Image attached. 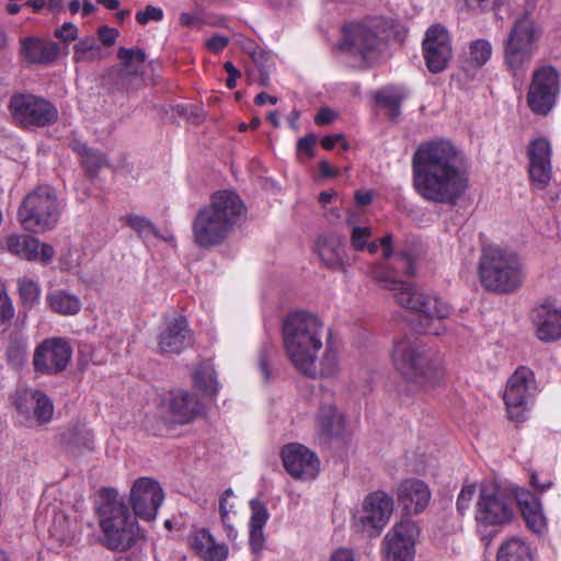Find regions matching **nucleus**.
<instances>
[{
    "mask_svg": "<svg viewBox=\"0 0 561 561\" xmlns=\"http://www.w3.org/2000/svg\"><path fill=\"white\" fill-rule=\"evenodd\" d=\"M318 141V137L314 134H308L305 137L300 138L297 142V154L306 153V156L311 159L314 157V146Z\"/></svg>",
    "mask_w": 561,
    "mask_h": 561,
    "instance_id": "48",
    "label": "nucleus"
},
{
    "mask_svg": "<svg viewBox=\"0 0 561 561\" xmlns=\"http://www.w3.org/2000/svg\"><path fill=\"white\" fill-rule=\"evenodd\" d=\"M251 507V518H250V528H264L267 519L268 512L265 504L259 499H253L250 502Z\"/></svg>",
    "mask_w": 561,
    "mask_h": 561,
    "instance_id": "43",
    "label": "nucleus"
},
{
    "mask_svg": "<svg viewBox=\"0 0 561 561\" xmlns=\"http://www.w3.org/2000/svg\"><path fill=\"white\" fill-rule=\"evenodd\" d=\"M8 110L13 123L24 129L48 127L59 118L57 107L49 100L31 92L12 94Z\"/></svg>",
    "mask_w": 561,
    "mask_h": 561,
    "instance_id": "10",
    "label": "nucleus"
},
{
    "mask_svg": "<svg viewBox=\"0 0 561 561\" xmlns=\"http://www.w3.org/2000/svg\"><path fill=\"white\" fill-rule=\"evenodd\" d=\"M55 255V250L50 244L47 243H41L39 242V250H38V261H41L43 264H48Z\"/></svg>",
    "mask_w": 561,
    "mask_h": 561,
    "instance_id": "59",
    "label": "nucleus"
},
{
    "mask_svg": "<svg viewBox=\"0 0 561 561\" xmlns=\"http://www.w3.org/2000/svg\"><path fill=\"white\" fill-rule=\"evenodd\" d=\"M337 47L370 66L380 57L385 42L374 28L362 23H351L343 27Z\"/></svg>",
    "mask_w": 561,
    "mask_h": 561,
    "instance_id": "13",
    "label": "nucleus"
},
{
    "mask_svg": "<svg viewBox=\"0 0 561 561\" xmlns=\"http://www.w3.org/2000/svg\"><path fill=\"white\" fill-rule=\"evenodd\" d=\"M15 408L28 421L38 425L50 422L54 414L53 400L39 389H22L16 391Z\"/></svg>",
    "mask_w": 561,
    "mask_h": 561,
    "instance_id": "21",
    "label": "nucleus"
},
{
    "mask_svg": "<svg viewBox=\"0 0 561 561\" xmlns=\"http://www.w3.org/2000/svg\"><path fill=\"white\" fill-rule=\"evenodd\" d=\"M430 499V489L420 479L403 480L397 489V501L407 515H416L424 511Z\"/></svg>",
    "mask_w": 561,
    "mask_h": 561,
    "instance_id": "25",
    "label": "nucleus"
},
{
    "mask_svg": "<svg viewBox=\"0 0 561 561\" xmlns=\"http://www.w3.org/2000/svg\"><path fill=\"white\" fill-rule=\"evenodd\" d=\"M72 357V347L64 337H49L41 342L33 355L35 371L55 376L68 367Z\"/></svg>",
    "mask_w": 561,
    "mask_h": 561,
    "instance_id": "16",
    "label": "nucleus"
},
{
    "mask_svg": "<svg viewBox=\"0 0 561 561\" xmlns=\"http://www.w3.org/2000/svg\"><path fill=\"white\" fill-rule=\"evenodd\" d=\"M323 322L311 312L297 310L283 320L282 336L286 355L295 369L316 379L318 352L322 348Z\"/></svg>",
    "mask_w": 561,
    "mask_h": 561,
    "instance_id": "3",
    "label": "nucleus"
},
{
    "mask_svg": "<svg viewBox=\"0 0 561 561\" xmlns=\"http://www.w3.org/2000/svg\"><path fill=\"white\" fill-rule=\"evenodd\" d=\"M61 215V205L53 187H35L22 201L18 218L25 230L44 233L54 229Z\"/></svg>",
    "mask_w": 561,
    "mask_h": 561,
    "instance_id": "9",
    "label": "nucleus"
},
{
    "mask_svg": "<svg viewBox=\"0 0 561 561\" xmlns=\"http://www.w3.org/2000/svg\"><path fill=\"white\" fill-rule=\"evenodd\" d=\"M98 515L102 530L100 541L108 550L127 551L144 539L137 516L116 490L103 489L100 492Z\"/></svg>",
    "mask_w": 561,
    "mask_h": 561,
    "instance_id": "5",
    "label": "nucleus"
},
{
    "mask_svg": "<svg viewBox=\"0 0 561 561\" xmlns=\"http://www.w3.org/2000/svg\"><path fill=\"white\" fill-rule=\"evenodd\" d=\"M330 561H354V556L351 550L341 548L332 553Z\"/></svg>",
    "mask_w": 561,
    "mask_h": 561,
    "instance_id": "61",
    "label": "nucleus"
},
{
    "mask_svg": "<svg viewBox=\"0 0 561 561\" xmlns=\"http://www.w3.org/2000/svg\"><path fill=\"white\" fill-rule=\"evenodd\" d=\"M560 92V76L552 66H542L533 73L527 93L530 110L540 115L548 114L556 104Z\"/></svg>",
    "mask_w": 561,
    "mask_h": 561,
    "instance_id": "15",
    "label": "nucleus"
},
{
    "mask_svg": "<svg viewBox=\"0 0 561 561\" xmlns=\"http://www.w3.org/2000/svg\"><path fill=\"white\" fill-rule=\"evenodd\" d=\"M496 561H534L530 548L518 537L503 542L496 553Z\"/></svg>",
    "mask_w": 561,
    "mask_h": 561,
    "instance_id": "31",
    "label": "nucleus"
},
{
    "mask_svg": "<svg viewBox=\"0 0 561 561\" xmlns=\"http://www.w3.org/2000/svg\"><path fill=\"white\" fill-rule=\"evenodd\" d=\"M135 19L140 25H146L149 22H159L163 19V11L158 7L148 4L144 10L136 12Z\"/></svg>",
    "mask_w": 561,
    "mask_h": 561,
    "instance_id": "46",
    "label": "nucleus"
},
{
    "mask_svg": "<svg viewBox=\"0 0 561 561\" xmlns=\"http://www.w3.org/2000/svg\"><path fill=\"white\" fill-rule=\"evenodd\" d=\"M187 541L188 546L205 561H224L228 556V548L215 542L206 529L192 533Z\"/></svg>",
    "mask_w": 561,
    "mask_h": 561,
    "instance_id": "29",
    "label": "nucleus"
},
{
    "mask_svg": "<svg viewBox=\"0 0 561 561\" xmlns=\"http://www.w3.org/2000/svg\"><path fill=\"white\" fill-rule=\"evenodd\" d=\"M265 538L263 528H250L249 545L254 553L262 551Z\"/></svg>",
    "mask_w": 561,
    "mask_h": 561,
    "instance_id": "54",
    "label": "nucleus"
},
{
    "mask_svg": "<svg viewBox=\"0 0 561 561\" xmlns=\"http://www.w3.org/2000/svg\"><path fill=\"white\" fill-rule=\"evenodd\" d=\"M70 148L81 157V160L92 150L87 146V144L78 139H73L70 142Z\"/></svg>",
    "mask_w": 561,
    "mask_h": 561,
    "instance_id": "64",
    "label": "nucleus"
},
{
    "mask_svg": "<svg viewBox=\"0 0 561 561\" xmlns=\"http://www.w3.org/2000/svg\"><path fill=\"white\" fill-rule=\"evenodd\" d=\"M422 46L427 69L432 73L445 70L453 56L447 30L439 24L432 25L426 31Z\"/></svg>",
    "mask_w": 561,
    "mask_h": 561,
    "instance_id": "19",
    "label": "nucleus"
},
{
    "mask_svg": "<svg viewBox=\"0 0 561 561\" xmlns=\"http://www.w3.org/2000/svg\"><path fill=\"white\" fill-rule=\"evenodd\" d=\"M337 370V357L333 351L327 350L320 362V370L317 369L318 377L333 376Z\"/></svg>",
    "mask_w": 561,
    "mask_h": 561,
    "instance_id": "45",
    "label": "nucleus"
},
{
    "mask_svg": "<svg viewBox=\"0 0 561 561\" xmlns=\"http://www.w3.org/2000/svg\"><path fill=\"white\" fill-rule=\"evenodd\" d=\"M87 174L90 178L96 176L99 171L106 165V159L98 150H91L82 160H81Z\"/></svg>",
    "mask_w": 561,
    "mask_h": 561,
    "instance_id": "42",
    "label": "nucleus"
},
{
    "mask_svg": "<svg viewBox=\"0 0 561 561\" xmlns=\"http://www.w3.org/2000/svg\"><path fill=\"white\" fill-rule=\"evenodd\" d=\"M194 343V333L188 328L186 319L178 317V354L183 350L193 347Z\"/></svg>",
    "mask_w": 561,
    "mask_h": 561,
    "instance_id": "44",
    "label": "nucleus"
},
{
    "mask_svg": "<svg viewBox=\"0 0 561 561\" xmlns=\"http://www.w3.org/2000/svg\"><path fill=\"white\" fill-rule=\"evenodd\" d=\"M465 3L470 10L485 12L496 9L501 0H465Z\"/></svg>",
    "mask_w": 561,
    "mask_h": 561,
    "instance_id": "52",
    "label": "nucleus"
},
{
    "mask_svg": "<svg viewBox=\"0 0 561 561\" xmlns=\"http://www.w3.org/2000/svg\"><path fill=\"white\" fill-rule=\"evenodd\" d=\"M19 296L24 309H32L38 304L41 289L32 279H19Z\"/></svg>",
    "mask_w": 561,
    "mask_h": 561,
    "instance_id": "38",
    "label": "nucleus"
},
{
    "mask_svg": "<svg viewBox=\"0 0 561 561\" xmlns=\"http://www.w3.org/2000/svg\"><path fill=\"white\" fill-rule=\"evenodd\" d=\"M126 224L142 238L158 234L154 225L146 217L131 214L126 217Z\"/></svg>",
    "mask_w": 561,
    "mask_h": 561,
    "instance_id": "40",
    "label": "nucleus"
},
{
    "mask_svg": "<svg viewBox=\"0 0 561 561\" xmlns=\"http://www.w3.org/2000/svg\"><path fill=\"white\" fill-rule=\"evenodd\" d=\"M121 67L110 68L103 77L112 92H134L144 83L146 51L142 48L121 47L117 50Z\"/></svg>",
    "mask_w": 561,
    "mask_h": 561,
    "instance_id": "12",
    "label": "nucleus"
},
{
    "mask_svg": "<svg viewBox=\"0 0 561 561\" xmlns=\"http://www.w3.org/2000/svg\"><path fill=\"white\" fill-rule=\"evenodd\" d=\"M13 317V307L3 290L0 289V322L9 321Z\"/></svg>",
    "mask_w": 561,
    "mask_h": 561,
    "instance_id": "56",
    "label": "nucleus"
},
{
    "mask_svg": "<svg viewBox=\"0 0 561 561\" xmlns=\"http://www.w3.org/2000/svg\"><path fill=\"white\" fill-rule=\"evenodd\" d=\"M158 347L162 354L175 351V324H169L167 330L160 333Z\"/></svg>",
    "mask_w": 561,
    "mask_h": 561,
    "instance_id": "47",
    "label": "nucleus"
},
{
    "mask_svg": "<svg viewBox=\"0 0 561 561\" xmlns=\"http://www.w3.org/2000/svg\"><path fill=\"white\" fill-rule=\"evenodd\" d=\"M282 460L286 471L296 480H312L320 470V460L316 453L299 443L283 447Z\"/></svg>",
    "mask_w": 561,
    "mask_h": 561,
    "instance_id": "18",
    "label": "nucleus"
},
{
    "mask_svg": "<svg viewBox=\"0 0 561 561\" xmlns=\"http://www.w3.org/2000/svg\"><path fill=\"white\" fill-rule=\"evenodd\" d=\"M203 411V405L195 393L184 392L178 400V424L194 421Z\"/></svg>",
    "mask_w": 561,
    "mask_h": 561,
    "instance_id": "34",
    "label": "nucleus"
},
{
    "mask_svg": "<svg viewBox=\"0 0 561 561\" xmlns=\"http://www.w3.org/2000/svg\"><path fill=\"white\" fill-rule=\"evenodd\" d=\"M55 37L59 38L64 43H69L77 39L78 27L71 22H65L59 28L54 32Z\"/></svg>",
    "mask_w": 561,
    "mask_h": 561,
    "instance_id": "49",
    "label": "nucleus"
},
{
    "mask_svg": "<svg viewBox=\"0 0 561 561\" xmlns=\"http://www.w3.org/2000/svg\"><path fill=\"white\" fill-rule=\"evenodd\" d=\"M414 261L407 252L393 256L391 263L371 266L370 275L383 288L394 291V299L401 307L419 316L420 330L425 334L440 335L445 331L443 320L449 317L450 306L439 297L426 294L410 283L400 280V275L412 276Z\"/></svg>",
    "mask_w": 561,
    "mask_h": 561,
    "instance_id": "2",
    "label": "nucleus"
},
{
    "mask_svg": "<svg viewBox=\"0 0 561 561\" xmlns=\"http://www.w3.org/2000/svg\"><path fill=\"white\" fill-rule=\"evenodd\" d=\"M119 31L107 25H102L98 28V38L106 47H111L115 44Z\"/></svg>",
    "mask_w": 561,
    "mask_h": 561,
    "instance_id": "51",
    "label": "nucleus"
},
{
    "mask_svg": "<svg viewBox=\"0 0 561 561\" xmlns=\"http://www.w3.org/2000/svg\"><path fill=\"white\" fill-rule=\"evenodd\" d=\"M529 176L540 188L546 187L552 175L551 146L546 138L530 141L527 148Z\"/></svg>",
    "mask_w": 561,
    "mask_h": 561,
    "instance_id": "23",
    "label": "nucleus"
},
{
    "mask_svg": "<svg viewBox=\"0 0 561 561\" xmlns=\"http://www.w3.org/2000/svg\"><path fill=\"white\" fill-rule=\"evenodd\" d=\"M541 28L525 13L516 19L504 43V62L514 77L523 78L537 53Z\"/></svg>",
    "mask_w": 561,
    "mask_h": 561,
    "instance_id": "8",
    "label": "nucleus"
},
{
    "mask_svg": "<svg viewBox=\"0 0 561 561\" xmlns=\"http://www.w3.org/2000/svg\"><path fill=\"white\" fill-rule=\"evenodd\" d=\"M393 512V500L383 491L369 493L363 508L354 516L355 527L369 538L380 535Z\"/></svg>",
    "mask_w": 561,
    "mask_h": 561,
    "instance_id": "14",
    "label": "nucleus"
},
{
    "mask_svg": "<svg viewBox=\"0 0 561 561\" xmlns=\"http://www.w3.org/2000/svg\"><path fill=\"white\" fill-rule=\"evenodd\" d=\"M316 250L321 263L334 272H344L350 266L344 238L337 234H323L316 241Z\"/></svg>",
    "mask_w": 561,
    "mask_h": 561,
    "instance_id": "24",
    "label": "nucleus"
},
{
    "mask_svg": "<svg viewBox=\"0 0 561 561\" xmlns=\"http://www.w3.org/2000/svg\"><path fill=\"white\" fill-rule=\"evenodd\" d=\"M516 501L527 527L536 534L542 533L546 518L539 499L534 493L524 491L517 494Z\"/></svg>",
    "mask_w": 561,
    "mask_h": 561,
    "instance_id": "30",
    "label": "nucleus"
},
{
    "mask_svg": "<svg viewBox=\"0 0 561 561\" xmlns=\"http://www.w3.org/2000/svg\"><path fill=\"white\" fill-rule=\"evenodd\" d=\"M23 243H24V250H23L22 257L30 260V261L37 260L38 259V250H39V240L34 237L27 236L26 241H23Z\"/></svg>",
    "mask_w": 561,
    "mask_h": 561,
    "instance_id": "53",
    "label": "nucleus"
},
{
    "mask_svg": "<svg viewBox=\"0 0 561 561\" xmlns=\"http://www.w3.org/2000/svg\"><path fill=\"white\" fill-rule=\"evenodd\" d=\"M371 228L353 226L350 237V243L354 251L362 252L366 249V244L371 239Z\"/></svg>",
    "mask_w": 561,
    "mask_h": 561,
    "instance_id": "41",
    "label": "nucleus"
},
{
    "mask_svg": "<svg viewBox=\"0 0 561 561\" xmlns=\"http://www.w3.org/2000/svg\"><path fill=\"white\" fill-rule=\"evenodd\" d=\"M402 100L403 95L394 89L386 88L377 91L375 94L377 105L387 110V115L391 121H394L400 116Z\"/></svg>",
    "mask_w": 561,
    "mask_h": 561,
    "instance_id": "36",
    "label": "nucleus"
},
{
    "mask_svg": "<svg viewBox=\"0 0 561 561\" xmlns=\"http://www.w3.org/2000/svg\"><path fill=\"white\" fill-rule=\"evenodd\" d=\"M72 58L75 62H91L101 60L103 58L102 48L93 36H85L80 38L79 42L73 46Z\"/></svg>",
    "mask_w": 561,
    "mask_h": 561,
    "instance_id": "33",
    "label": "nucleus"
},
{
    "mask_svg": "<svg viewBox=\"0 0 561 561\" xmlns=\"http://www.w3.org/2000/svg\"><path fill=\"white\" fill-rule=\"evenodd\" d=\"M26 339L19 332L11 333L7 346L8 362L14 367L23 365L26 359Z\"/></svg>",
    "mask_w": 561,
    "mask_h": 561,
    "instance_id": "37",
    "label": "nucleus"
},
{
    "mask_svg": "<svg viewBox=\"0 0 561 561\" xmlns=\"http://www.w3.org/2000/svg\"><path fill=\"white\" fill-rule=\"evenodd\" d=\"M492 55V46L486 39L473 41L470 45V62L482 67Z\"/></svg>",
    "mask_w": 561,
    "mask_h": 561,
    "instance_id": "39",
    "label": "nucleus"
},
{
    "mask_svg": "<svg viewBox=\"0 0 561 561\" xmlns=\"http://www.w3.org/2000/svg\"><path fill=\"white\" fill-rule=\"evenodd\" d=\"M391 359L396 370L404 379L422 387L433 386L443 378L433 352L416 335H404L396 340Z\"/></svg>",
    "mask_w": 561,
    "mask_h": 561,
    "instance_id": "6",
    "label": "nucleus"
},
{
    "mask_svg": "<svg viewBox=\"0 0 561 561\" xmlns=\"http://www.w3.org/2000/svg\"><path fill=\"white\" fill-rule=\"evenodd\" d=\"M478 274L483 288L497 294L514 293L524 280V271L518 256L497 247L482 249Z\"/></svg>",
    "mask_w": 561,
    "mask_h": 561,
    "instance_id": "7",
    "label": "nucleus"
},
{
    "mask_svg": "<svg viewBox=\"0 0 561 561\" xmlns=\"http://www.w3.org/2000/svg\"><path fill=\"white\" fill-rule=\"evenodd\" d=\"M476 486L474 485H465L457 499V510L460 514H465V512L469 508L470 502L474 495Z\"/></svg>",
    "mask_w": 561,
    "mask_h": 561,
    "instance_id": "50",
    "label": "nucleus"
},
{
    "mask_svg": "<svg viewBox=\"0 0 561 561\" xmlns=\"http://www.w3.org/2000/svg\"><path fill=\"white\" fill-rule=\"evenodd\" d=\"M160 484L151 478L137 479L130 490V503L135 515L145 520H153L163 501Z\"/></svg>",
    "mask_w": 561,
    "mask_h": 561,
    "instance_id": "20",
    "label": "nucleus"
},
{
    "mask_svg": "<svg viewBox=\"0 0 561 561\" xmlns=\"http://www.w3.org/2000/svg\"><path fill=\"white\" fill-rule=\"evenodd\" d=\"M335 118V114L332 110L323 107L314 116V123L319 126L327 125Z\"/></svg>",
    "mask_w": 561,
    "mask_h": 561,
    "instance_id": "60",
    "label": "nucleus"
},
{
    "mask_svg": "<svg viewBox=\"0 0 561 561\" xmlns=\"http://www.w3.org/2000/svg\"><path fill=\"white\" fill-rule=\"evenodd\" d=\"M514 516V502L511 497L494 490H481L474 511L476 526L480 535L486 537L497 533Z\"/></svg>",
    "mask_w": 561,
    "mask_h": 561,
    "instance_id": "11",
    "label": "nucleus"
},
{
    "mask_svg": "<svg viewBox=\"0 0 561 561\" xmlns=\"http://www.w3.org/2000/svg\"><path fill=\"white\" fill-rule=\"evenodd\" d=\"M412 169L416 192L433 203L456 205L469 185L463 153L444 139L420 145Z\"/></svg>",
    "mask_w": 561,
    "mask_h": 561,
    "instance_id": "1",
    "label": "nucleus"
},
{
    "mask_svg": "<svg viewBox=\"0 0 561 561\" xmlns=\"http://www.w3.org/2000/svg\"><path fill=\"white\" fill-rule=\"evenodd\" d=\"M244 214L245 207L236 193L220 191L213 194L210 203L201 208L194 218V242L205 249L220 245Z\"/></svg>",
    "mask_w": 561,
    "mask_h": 561,
    "instance_id": "4",
    "label": "nucleus"
},
{
    "mask_svg": "<svg viewBox=\"0 0 561 561\" xmlns=\"http://www.w3.org/2000/svg\"><path fill=\"white\" fill-rule=\"evenodd\" d=\"M340 140H343L342 134L328 135L321 139V145L325 150H332Z\"/></svg>",
    "mask_w": 561,
    "mask_h": 561,
    "instance_id": "63",
    "label": "nucleus"
},
{
    "mask_svg": "<svg viewBox=\"0 0 561 561\" xmlns=\"http://www.w3.org/2000/svg\"><path fill=\"white\" fill-rule=\"evenodd\" d=\"M59 50L55 42L30 36L21 42L20 53L28 64L49 65L57 59Z\"/></svg>",
    "mask_w": 561,
    "mask_h": 561,
    "instance_id": "28",
    "label": "nucleus"
},
{
    "mask_svg": "<svg viewBox=\"0 0 561 561\" xmlns=\"http://www.w3.org/2000/svg\"><path fill=\"white\" fill-rule=\"evenodd\" d=\"M181 23L188 27L199 28L203 25V19L197 13H182L181 14Z\"/></svg>",
    "mask_w": 561,
    "mask_h": 561,
    "instance_id": "58",
    "label": "nucleus"
},
{
    "mask_svg": "<svg viewBox=\"0 0 561 561\" xmlns=\"http://www.w3.org/2000/svg\"><path fill=\"white\" fill-rule=\"evenodd\" d=\"M229 44V38L222 35H214L206 42V47L213 53H220Z\"/></svg>",
    "mask_w": 561,
    "mask_h": 561,
    "instance_id": "57",
    "label": "nucleus"
},
{
    "mask_svg": "<svg viewBox=\"0 0 561 561\" xmlns=\"http://www.w3.org/2000/svg\"><path fill=\"white\" fill-rule=\"evenodd\" d=\"M535 390L534 373L525 366L518 367L507 380L504 392V401L511 420L524 421L528 400Z\"/></svg>",
    "mask_w": 561,
    "mask_h": 561,
    "instance_id": "17",
    "label": "nucleus"
},
{
    "mask_svg": "<svg viewBox=\"0 0 561 561\" xmlns=\"http://www.w3.org/2000/svg\"><path fill=\"white\" fill-rule=\"evenodd\" d=\"M27 236H19V234H12L7 240V247L8 250L15 254L22 256L23 250H24V243L23 241H26Z\"/></svg>",
    "mask_w": 561,
    "mask_h": 561,
    "instance_id": "55",
    "label": "nucleus"
},
{
    "mask_svg": "<svg viewBox=\"0 0 561 561\" xmlns=\"http://www.w3.org/2000/svg\"><path fill=\"white\" fill-rule=\"evenodd\" d=\"M318 436L324 440L343 437L346 422L343 413L331 402H322L314 419Z\"/></svg>",
    "mask_w": 561,
    "mask_h": 561,
    "instance_id": "27",
    "label": "nucleus"
},
{
    "mask_svg": "<svg viewBox=\"0 0 561 561\" xmlns=\"http://www.w3.org/2000/svg\"><path fill=\"white\" fill-rule=\"evenodd\" d=\"M193 381L196 388L208 396H216L219 390L216 371L210 362H203L196 367L193 371Z\"/></svg>",
    "mask_w": 561,
    "mask_h": 561,
    "instance_id": "32",
    "label": "nucleus"
},
{
    "mask_svg": "<svg viewBox=\"0 0 561 561\" xmlns=\"http://www.w3.org/2000/svg\"><path fill=\"white\" fill-rule=\"evenodd\" d=\"M51 310L61 314H76L81 308L80 300L64 290H57L47 296Z\"/></svg>",
    "mask_w": 561,
    "mask_h": 561,
    "instance_id": "35",
    "label": "nucleus"
},
{
    "mask_svg": "<svg viewBox=\"0 0 561 561\" xmlns=\"http://www.w3.org/2000/svg\"><path fill=\"white\" fill-rule=\"evenodd\" d=\"M531 319L539 340L551 342L561 337V311L552 301L546 300L534 308Z\"/></svg>",
    "mask_w": 561,
    "mask_h": 561,
    "instance_id": "26",
    "label": "nucleus"
},
{
    "mask_svg": "<svg viewBox=\"0 0 561 561\" xmlns=\"http://www.w3.org/2000/svg\"><path fill=\"white\" fill-rule=\"evenodd\" d=\"M319 171L323 178H334L340 174V170L332 168L327 160L319 162Z\"/></svg>",
    "mask_w": 561,
    "mask_h": 561,
    "instance_id": "62",
    "label": "nucleus"
},
{
    "mask_svg": "<svg viewBox=\"0 0 561 561\" xmlns=\"http://www.w3.org/2000/svg\"><path fill=\"white\" fill-rule=\"evenodd\" d=\"M417 527L411 520H402L387 534L386 552L388 561H412Z\"/></svg>",
    "mask_w": 561,
    "mask_h": 561,
    "instance_id": "22",
    "label": "nucleus"
}]
</instances>
